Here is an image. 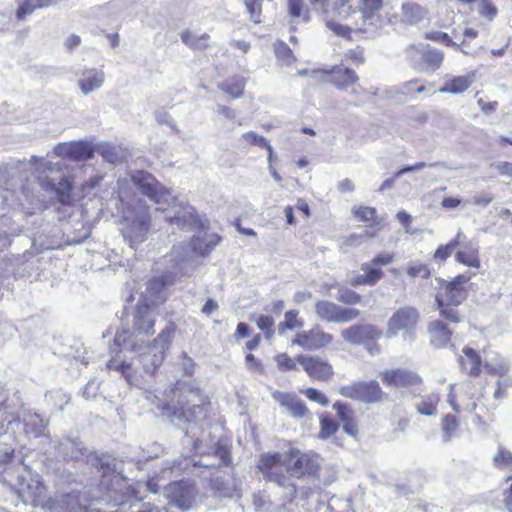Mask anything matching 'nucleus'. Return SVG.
Returning a JSON list of instances; mask_svg holds the SVG:
<instances>
[{
  "label": "nucleus",
  "instance_id": "nucleus-1",
  "mask_svg": "<svg viewBox=\"0 0 512 512\" xmlns=\"http://www.w3.org/2000/svg\"><path fill=\"white\" fill-rule=\"evenodd\" d=\"M132 186L156 205V210L165 213V220L181 229H191L198 223L195 209L178 200L170 189L160 183L152 174L137 171L130 178L117 181V195L121 203L118 212L122 215L121 233L130 247L144 242L150 231V208L142 200L134 199Z\"/></svg>",
  "mask_w": 512,
  "mask_h": 512
},
{
  "label": "nucleus",
  "instance_id": "nucleus-2",
  "mask_svg": "<svg viewBox=\"0 0 512 512\" xmlns=\"http://www.w3.org/2000/svg\"><path fill=\"white\" fill-rule=\"evenodd\" d=\"M156 307L148 303H138L132 313V330H123L115 336L114 343L123 350L138 351L146 339L154 334V324L157 318Z\"/></svg>",
  "mask_w": 512,
  "mask_h": 512
},
{
  "label": "nucleus",
  "instance_id": "nucleus-3",
  "mask_svg": "<svg viewBox=\"0 0 512 512\" xmlns=\"http://www.w3.org/2000/svg\"><path fill=\"white\" fill-rule=\"evenodd\" d=\"M2 481L15 490L24 503L34 507H39L44 503L46 487L42 478L26 466L5 468Z\"/></svg>",
  "mask_w": 512,
  "mask_h": 512
},
{
  "label": "nucleus",
  "instance_id": "nucleus-4",
  "mask_svg": "<svg viewBox=\"0 0 512 512\" xmlns=\"http://www.w3.org/2000/svg\"><path fill=\"white\" fill-rule=\"evenodd\" d=\"M470 279V275L461 274L450 282H439L435 299L441 316L451 322H459V313L455 307L466 299V284Z\"/></svg>",
  "mask_w": 512,
  "mask_h": 512
},
{
  "label": "nucleus",
  "instance_id": "nucleus-5",
  "mask_svg": "<svg viewBox=\"0 0 512 512\" xmlns=\"http://www.w3.org/2000/svg\"><path fill=\"white\" fill-rule=\"evenodd\" d=\"M288 463L287 452H266L260 455L257 468L264 479L285 488L289 495H294L296 489L288 476Z\"/></svg>",
  "mask_w": 512,
  "mask_h": 512
},
{
  "label": "nucleus",
  "instance_id": "nucleus-6",
  "mask_svg": "<svg viewBox=\"0 0 512 512\" xmlns=\"http://www.w3.org/2000/svg\"><path fill=\"white\" fill-rule=\"evenodd\" d=\"M175 328L172 324L166 326L149 345L143 344L141 349L134 351L147 374L153 375L162 365L165 352L169 349L174 337Z\"/></svg>",
  "mask_w": 512,
  "mask_h": 512
},
{
  "label": "nucleus",
  "instance_id": "nucleus-7",
  "mask_svg": "<svg viewBox=\"0 0 512 512\" xmlns=\"http://www.w3.org/2000/svg\"><path fill=\"white\" fill-rule=\"evenodd\" d=\"M30 161L35 165V172L38 174L37 178L40 186L47 191H55L60 196L62 202L68 201L72 189L71 182L67 178H61L56 183L54 179L46 175V173L60 172L62 165L44 159H40L38 162L36 156H32Z\"/></svg>",
  "mask_w": 512,
  "mask_h": 512
},
{
  "label": "nucleus",
  "instance_id": "nucleus-8",
  "mask_svg": "<svg viewBox=\"0 0 512 512\" xmlns=\"http://www.w3.org/2000/svg\"><path fill=\"white\" fill-rule=\"evenodd\" d=\"M482 396L483 388H478L475 383L467 380L459 385H450L447 402L456 413L473 412L477 407L476 401Z\"/></svg>",
  "mask_w": 512,
  "mask_h": 512
},
{
  "label": "nucleus",
  "instance_id": "nucleus-9",
  "mask_svg": "<svg viewBox=\"0 0 512 512\" xmlns=\"http://www.w3.org/2000/svg\"><path fill=\"white\" fill-rule=\"evenodd\" d=\"M288 471L290 475L302 478L305 476H317L322 465V458L314 451H301L290 448L287 451Z\"/></svg>",
  "mask_w": 512,
  "mask_h": 512
},
{
  "label": "nucleus",
  "instance_id": "nucleus-10",
  "mask_svg": "<svg viewBox=\"0 0 512 512\" xmlns=\"http://www.w3.org/2000/svg\"><path fill=\"white\" fill-rule=\"evenodd\" d=\"M420 314L418 310L411 306H404L397 309L387 321V337H395L399 332H403L405 339H412L414 331L419 323Z\"/></svg>",
  "mask_w": 512,
  "mask_h": 512
},
{
  "label": "nucleus",
  "instance_id": "nucleus-11",
  "mask_svg": "<svg viewBox=\"0 0 512 512\" xmlns=\"http://www.w3.org/2000/svg\"><path fill=\"white\" fill-rule=\"evenodd\" d=\"M406 58L421 71H435L442 65L443 53L429 45H410L405 50Z\"/></svg>",
  "mask_w": 512,
  "mask_h": 512
},
{
  "label": "nucleus",
  "instance_id": "nucleus-12",
  "mask_svg": "<svg viewBox=\"0 0 512 512\" xmlns=\"http://www.w3.org/2000/svg\"><path fill=\"white\" fill-rule=\"evenodd\" d=\"M381 336V331L374 325H352L341 330V337L352 345L365 344L370 354L378 353L375 343H370Z\"/></svg>",
  "mask_w": 512,
  "mask_h": 512
},
{
  "label": "nucleus",
  "instance_id": "nucleus-13",
  "mask_svg": "<svg viewBox=\"0 0 512 512\" xmlns=\"http://www.w3.org/2000/svg\"><path fill=\"white\" fill-rule=\"evenodd\" d=\"M315 313L320 320L329 323H347L360 316L356 308H345L326 300L316 302Z\"/></svg>",
  "mask_w": 512,
  "mask_h": 512
},
{
  "label": "nucleus",
  "instance_id": "nucleus-14",
  "mask_svg": "<svg viewBox=\"0 0 512 512\" xmlns=\"http://www.w3.org/2000/svg\"><path fill=\"white\" fill-rule=\"evenodd\" d=\"M165 494L170 505L181 510H189L194 501L195 487L187 481L173 482L165 486Z\"/></svg>",
  "mask_w": 512,
  "mask_h": 512
},
{
  "label": "nucleus",
  "instance_id": "nucleus-15",
  "mask_svg": "<svg viewBox=\"0 0 512 512\" xmlns=\"http://www.w3.org/2000/svg\"><path fill=\"white\" fill-rule=\"evenodd\" d=\"M333 341V336L325 332L320 326H314L310 330L296 334L292 345H298L304 350L314 351L328 346Z\"/></svg>",
  "mask_w": 512,
  "mask_h": 512
},
{
  "label": "nucleus",
  "instance_id": "nucleus-16",
  "mask_svg": "<svg viewBox=\"0 0 512 512\" xmlns=\"http://www.w3.org/2000/svg\"><path fill=\"white\" fill-rule=\"evenodd\" d=\"M339 393L347 398L358 399L370 403L380 399L381 388L376 381L356 382L342 386Z\"/></svg>",
  "mask_w": 512,
  "mask_h": 512
},
{
  "label": "nucleus",
  "instance_id": "nucleus-17",
  "mask_svg": "<svg viewBox=\"0 0 512 512\" xmlns=\"http://www.w3.org/2000/svg\"><path fill=\"white\" fill-rule=\"evenodd\" d=\"M297 361L314 380L328 381L334 374L332 365L319 356L299 355Z\"/></svg>",
  "mask_w": 512,
  "mask_h": 512
},
{
  "label": "nucleus",
  "instance_id": "nucleus-18",
  "mask_svg": "<svg viewBox=\"0 0 512 512\" xmlns=\"http://www.w3.org/2000/svg\"><path fill=\"white\" fill-rule=\"evenodd\" d=\"M53 153L58 157L73 161H85L93 157L94 149L88 142L76 141L57 144L53 149Z\"/></svg>",
  "mask_w": 512,
  "mask_h": 512
},
{
  "label": "nucleus",
  "instance_id": "nucleus-19",
  "mask_svg": "<svg viewBox=\"0 0 512 512\" xmlns=\"http://www.w3.org/2000/svg\"><path fill=\"white\" fill-rule=\"evenodd\" d=\"M77 86L83 95H89L100 89L105 82V73L102 69L83 67L75 72Z\"/></svg>",
  "mask_w": 512,
  "mask_h": 512
},
{
  "label": "nucleus",
  "instance_id": "nucleus-20",
  "mask_svg": "<svg viewBox=\"0 0 512 512\" xmlns=\"http://www.w3.org/2000/svg\"><path fill=\"white\" fill-rule=\"evenodd\" d=\"M173 283L170 275L153 278L145 284V290L140 293V303H148L157 307L165 300L164 287Z\"/></svg>",
  "mask_w": 512,
  "mask_h": 512
},
{
  "label": "nucleus",
  "instance_id": "nucleus-21",
  "mask_svg": "<svg viewBox=\"0 0 512 512\" xmlns=\"http://www.w3.org/2000/svg\"><path fill=\"white\" fill-rule=\"evenodd\" d=\"M272 397L281 407L285 408L292 417L302 418L308 412L305 403L294 394L275 391Z\"/></svg>",
  "mask_w": 512,
  "mask_h": 512
},
{
  "label": "nucleus",
  "instance_id": "nucleus-22",
  "mask_svg": "<svg viewBox=\"0 0 512 512\" xmlns=\"http://www.w3.org/2000/svg\"><path fill=\"white\" fill-rule=\"evenodd\" d=\"M383 382L393 387H408L420 383V377L408 370H390L383 374Z\"/></svg>",
  "mask_w": 512,
  "mask_h": 512
},
{
  "label": "nucleus",
  "instance_id": "nucleus-23",
  "mask_svg": "<svg viewBox=\"0 0 512 512\" xmlns=\"http://www.w3.org/2000/svg\"><path fill=\"white\" fill-rule=\"evenodd\" d=\"M456 261L472 268H479L480 259L478 243L474 240L464 243L456 253Z\"/></svg>",
  "mask_w": 512,
  "mask_h": 512
},
{
  "label": "nucleus",
  "instance_id": "nucleus-24",
  "mask_svg": "<svg viewBox=\"0 0 512 512\" xmlns=\"http://www.w3.org/2000/svg\"><path fill=\"white\" fill-rule=\"evenodd\" d=\"M476 73L474 71L446 80L443 87L438 91L440 93L460 94L466 91L474 82Z\"/></svg>",
  "mask_w": 512,
  "mask_h": 512
},
{
  "label": "nucleus",
  "instance_id": "nucleus-25",
  "mask_svg": "<svg viewBox=\"0 0 512 512\" xmlns=\"http://www.w3.org/2000/svg\"><path fill=\"white\" fill-rule=\"evenodd\" d=\"M460 366L463 371L471 376L479 375L481 371V357L477 354V352L470 348H463V356L459 359Z\"/></svg>",
  "mask_w": 512,
  "mask_h": 512
},
{
  "label": "nucleus",
  "instance_id": "nucleus-26",
  "mask_svg": "<svg viewBox=\"0 0 512 512\" xmlns=\"http://www.w3.org/2000/svg\"><path fill=\"white\" fill-rule=\"evenodd\" d=\"M219 240L220 238L214 233L201 232L192 239V249L200 255H207L218 244Z\"/></svg>",
  "mask_w": 512,
  "mask_h": 512
},
{
  "label": "nucleus",
  "instance_id": "nucleus-27",
  "mask_svg": "<svg viewBox=\"0 0 512 512\" xmlns=\"http://www.w3.org/2000/svg\"><path fill=\"white\" fill-rule=\"evenodd\" d=\"M333 409L342 421L344 431L351 436H355L357 433V424L355 422L354 412L347 405L340 402L334 403Z\"/></svg>",
  "mask_w": 512,
  "mask_h": 512
},
{
  "label": "nucleus",
  "instance_id": "nucleus-28",
  "mask_svg": "<svg viewBox=\"0 0 512 512\" xmlns=\"http://www.w3.org/2000/svg\"><path fill=\"white\" fill-rule=\"evenodd\" d=\"M428 331L431 343L436 347H444L451 338V332L441 321H433L429 324Z\"/></svg>",
  "mask_w": 512,
  "mask_h": 512
},
{
  "label": "nucleus",
  "instance_id": "nucleus-29",
  "mask_svg": "<svg viewBox=\"0 0 512 512\" xmlns=\"http://www.w3.org/2000/svg\"><path fill=\"white\" fill-rule=\"evenodd\" d=\"M426 15V11L419 4L406 2L401 7V21L406 24H417Z\"/></svg>",
  "mask_w": 512,
  "mask_h": 512
},
{
  "label": "nucleus",
  "instance_id": "nucleus-30",
  "mask_svg": "<svg viewBox=\"0 0 512 512\" xmlns=\"http://www.w3.org/2000/svg\"><path fill=\"white\" fill-rule=\"evenodd\" d=\"M332 82L339 89L346 90L358 80L355 72L349 68H334L331 71Z\"/></svg>",
  "mask_w": 512,
  "mask_h": 512
},
{
  "label": "nucleus",
  "instance_id": "nucleus-31",
  "mask_svg": "<svg viewBox=\"0 0 512 512\" xmlns=\"http://www.w3.org/2000/svg\"><path fill=\"white\" fill-rule=\"evenodd\" d=\"M135 4V0H111L102 7V16L116 18Z\"/></svg>",
  "mask_w": 512,
  "mask_h": 512
},
{
  "label": "nucleus",
  "instance_id": "nucleus-32",
  "mask_svg": "<svg viewBox=\"0 0 512 512\" xmlns=\"http://www.w3.org/2000/svg\"><path fill=\"white\" fill-rule=\"evenodd\" d=\"M57 449L65 460H78L84 455L81 443L71 439L61 441Z\"/></svg>",
  "mask_w": 512,
  "mask_h": 512
},
{
  "label": "nucleus",
  "instance_id": "nucleus-33",
  "mask_svg": "<svg viewBox=\"0 0 512 512\" xmlns=\"http://www.w3.org/2000/svg\"><path fill=\"white\" fill-rule=\"evenodd\" d=\"M19 7L16 17L19 20L24 19L36 9L46 8L54 4L53 0H18Z\"/></svg>",
  "mask_w": 512,
  "mask_h": 512
},
{
  "label": "nucleus",
  "instance_id": "nucleus-34",
  "mask_svg": "<svg viewBox=\"0 0 512 512\" xmlns=\"http://www.w3.org/2000/svg\"><path fill=\"white\" fill-rule=\"evenodd\" d=\"M485 368L491 374L503 376L508 373L510 364L505 358L494 353L492 356H486Z\"/></svg>",
  "mask_w": 512,
  "mask_h": 512
},
{
  "label": "nucleus",
  "instance_id": "nucleus-35",
  "mask_svg": "<svg viewBox=\"0 0 512 512\" xmlns=\"http://www.w3.org/2000/svg\"><path fill=\"white\" fill-rule=\"evenodd\" d=\"M440 401V395L438 393H431L423 397L417 404V411L425 416L435 415L437 412V405Z\"/></svg>",
  "mask_w": 512,
  "mask_h": 512
},
{
  "label": "nucleus",
  "instance_id": "nucleus-36",
  "mask_svg": "<svg viewBox=\"0 0 512 512\" xmlns=\"http://www.w3.org/2000/svg\"><path fill=\"white\" fill-rule=\"evenodd\" d=\"M381 227L378 223L365 228L361 233H353L345 238V245L347 246H358L362 244L366 239L375 237L380 231Z\"/></svg>",
  "mask_w": 512,
  "mask_h": 512
},
{
  "label": "nucleus",
  "instance_id": "nucleus-37",
  "mask_svg": "<svg viewBox=\"0 0 512 512\" xmlns=\"http://www.w3.org/2000/svg\"><path fill=\"white\" fill-rule=\"evenodd\" d=\"M25 433L28 436L38 437L43 434L45 424L38 414H29L24 418Z\"/></svg>",
  "mask_w": 512,
  "mask_h": 512
},
{
  "label": "nucleus",
  "instance_id": "nucleus-38",
  "mask_svg": "<svg viewBox=\"0 0 512 512\" xmlns=\"http://www.w3.org/2000/svg\"><path fill=\"white\" fill-rule=\"evenodd\" d=\"M458 425L459 423L455 416L446 415L443 417L441 423V432L442 438L445 442H449L457 435Z\"/></svg>",
  "mask_w": 512,
  "mask_h": 512
},
{
  "label": "nucleus",
  "instance_id": "nucleus-39",
  "mask_svg": "<svg viewBox=\"0 0 512 512\" xmlns=\"http://www.w3.org/2000/svg\"><path fill=\"white\" fill-rule=\"evenodd\" d=\"M245 84L243 77H234L221 84L220 88L233 98H239L243 94Z\"/></svg>",
  "mask_w": 512,
  "mask_h": 512
},
{
  "label": "nucleus",
  "instance_id": "nucleus-40",
  "mask_svg": "<svg viewBox=\"0 0 512 512\" xmlns=\"http://www.w3.org/2000/svg\"><path fill=\"white\" fill-rule=\"evenodd\" d=\"M181 39L189 47L202 50L208 46L209 35L206 33L196 35L191 32H184L181 35Z\"/></svg>",
  "mask_w": 512,
  "mask_h": 512
},
{
  "label": "nucleus",
  "instance_id": "nucleus-41",
  "mask_svg": "<svg viewBox=\"0 0 512 512\" xmlns=\"http://www.w3.org/2000/svg\"><path fill=\"white\" fill-rule=\"evenodd\" d=\"M358 6L365 21L373 20L382 8V0H359Z\"/></svg>",
  "mask_w": 512,
  "mask_h": 512
},
{
  "label": "nucleus",
  "instance_id": "nucleus-42",
  "mask_svg": "<svg viewBox=\"0 0 512 512\" xmlns=\"http://www.w3.org/2000/svg\"><path fill=\"white\" fill-rule=\"evenodd\" d=\"M462 235V232L458 231L456 237L448 244L440 245L434 253V258L440 261L446 260L452 254L454 249L461 244Z\"/></svg>",
  "mask_w": 512,
  "mask_h": 512
},
{
  "label": "nucleus",
  "instance_id": "nucleus-43",
  "mask_svg": "<svg viewBox=\"0 0 512 512\" xmlns=\"http://www.w3.org/2000/svg\"><path fill=\"white\" fill-rule=\"evenodd\" d=\"M361 270L366 278L367 285H375L383 276V272L377 266L371 263H365Z\"/></svg>",
  "mask_w": 512,
  "mask_h": 512
},
{
  "label": "nucleus",
  "instance_id": "nucleus-44",
  "mask_svg": "<svg viewBox=\"0 0 512 512\" xmlns=\"http://www.w3.org/2000/svg\"><path fill=\"white\" fill-rule=\"evenodd\" d=\"M425 38L430 41L439 42L447 46L453 47L456 50H460V45L454 42L447 33L440 31L428 32L425 34ZM461 51L467 54V52H465L464 50L461 49Z\"/></svg>",
  "mask_w": 512,
  "mask_h": 512
},
{
  "label": "nucleus",
  "instance_id": "nucleus-45",
  "mask_svg": "<svg viewBox=\"0 0 512 512\" xmlns=\"http://www.w3.org/2000/svg\"><path fill=\"white\" fill-rule=\"evenodd\" d=\"M406 273L410 277H421L424 279L430 276V270L428 266L417 261L408 263Z\"/></svg>",
  "mask_w": 512,
  "mask_h": 512
},
{
  "label": "nucleus",
  "instance_id": "nucleus-46",
  "mask_svg": "<svg viewBox=\"0 0 512 512\" xmlns=\"http://www.w3.org/2000/svg\"><path fill=\"white\" fill-rule=\"evenodd\" d=\"M297 311L290 310L285 313V320L279 324V333H282L284 329H295L301 328L303 322L297 319Z\"/></svg>",
  "mask_w": 512,
  "mask_h": 512
},
{
  "label": "nucleus",
  "instance_id": "nucleus-47",
  "mask_svg": "<svg viewBox=\"0 0 512 512\" xmlns=\"http://www.w3.org/2000/svg\"><path fill=\"white\" fill-rule=\"evenodd\" d=\"M493 460L497 468H512V453L504 448H499Z\"/></svg>",
  "mask_w": 512,
  "mask_h": 512
},
{
  "label": "nucleus",
  "instance_id": "nucleus-48",
  "mask_svg": "<svg viewBox=\"0 0 512 512\" xmlns=\"http://www.w3.org/2000/svg\"><path fill=\"white\" fill-rule=\"evenodd\" d=\"M478 13L481 17L493 20L497 15V7L492 0H479Z\"/></svg>",
  "mask_w": 512,
  "mask_h": 512
},
{
  "label": "nucleus",
  "instance_id": "nucleus-49",
  "mask_svg": "<svg viewBox=\"0 0 512 512\" xmlns=\"http://www.w3.org/2000/svg\"><path fill=\"white\" fill-rule=\"evenodd\" d=\"M277 367L281 371H291L297 368V359L289 357L286 353H280L274 357Z\"/></svg>",
  "mask_w": 512,
  "mask_h": 512
},
{
  "label": "nucleus",
  "instance_id": "nucleus-50",
  "mask_svg": "<svg viewBox=\"0 0 512 512\" xmlns=\"http://www.w3.org/2000/svg\"><path fill=\"white\" fill-rule=\"evenodd\" d=\"M337 300L348 305L360 303L361 296L353 290L347 288H340L337 295Z\"/></svg>",
  "mask_w": 512,
  "mask_h": 512
},
{
  "label": "nucleus",
  "instance_id": "nucleus-51",
  "mask_svg": "<svg viewBox=\"0 0 512 512\" xmlns=\"http://www.w3.org/2000/svg\"><path fill=\"white\" fill-rule=\"evenodd\" d=\"M257 327L264 332L266 338L274 335V319L268 315H261L256 321Z\"/></svg>",
  "mask_w": 512,
  "mask_h": 512
},
{
  "label": "nucleus",
  "instance_id": "nucleus-52",
  "mask_svg": "<svg viewBox=\"0 0 512 512\" xmlns=\"http://www.w3.org/2000/svg\"><path fill=\"white\" fill-rule=\"evenodd\" d=\"M321 429L319 432V437L322 439H326L332 434H334L337 430L336 423L330 419L328 416H322L320 419Z\"/></svg>",
  "mask_w": 512,
  "mask_h": 512
},
{
  "label": "nucleus",
  "instance_id": "nucleus-53",
  "mask_svg": "<svg viewBox=\"0 0 512 512\" xmlns=\"http://www.w3.org/2000/svg\"><path fill=\"white\" fill-rule=\"evenodd\" d=\"M304 395L311 401L317 402L322 406H328L329 400L321 391L315 388H308L304 392Z\"/></svg>",
  "mask_w": 512,
  "mask_h": 512
},
{
  "label": "nucleus",
  "instance_id": "nucleus-54",
  "mask_svg": "<svg viewBox=\"0 0 512 512\" xmlns=\"http://www.w3.org/2000/svg\"><path fill=\"white\" fill-rule=\"evenodd\" d=\"M241 141H243L246 144L255 145L259 147H264L268 143L266 138L258 135L255 132L244 133L241 136Z\"/></svg>",
  "mask_w": 512,
  "mask_h": 512
},
{
  "label": "nucleus",
  "instance_id": "nucleus-55",
  "mask_svg": "<svg viewBox=\"0 0 512 512\" xmlns=\"http://www.w3.org/2000/svg\"><path fill=\"white\" fill-rule=\"evenodd\" d=\"M275 53L284 64H290L293 59L292 51L285 43H279L275 48Z\"/></svg>",
  "mask_w": 512,
  "mask_h": 512
},
{
  "label": "nucleus",
  "instance_id": "nucleus-56",
  "mask_svg": "<svg viewBox=\"0 0 512 512\" xmlns=\"http://www.w3.org/2000/svg\"><path fill=\"white\" fill-rule=\"evenodd\" d=\"M99 152L103 158L109 163H116L119 159L118 153L115 148L109 144H103L99 146Z\"/></svg>",
  "mask_w": 512,
  "mask_h": 512
},
{
  "label": "nucleus",
  "instance_id": "nucleus-57",
  "mask_svg": "<svg viewBox=\"0 0 512 512\" xmlns=\"http://www.w3.org/2000/svg\"><path fill=\"white\" fill-rule=\"evenodd\" d=\"M245 5L247 7L248 12L250 13L251 20L255 23H260L261 7L259 0H245Z\"/></svg>",
  "mask_w": 512,
  "mask_h": 512
},
{
  "label": "nucleus",
  "instance_id": "nucleus-58",
  "mask_svg": "<svg viewBox=\"0 0 512 512\" xmlns=\"http://www.w3.org/2000/svg\"><path fill=\"white\" fill-rule=\"evenodd\" d=\"M344 60L346 62H351L352 64L355 65H360L361 63H363L364 60L363 50L357 47L355 49L347 51L344 55Z\"/></svg>",
  "mask_w": 512,
  "mask_h": 512
},
{
  "label": "nucleus",
  "instance_id": "nucleus-59",
  "mask_svg": "<svg viewBox=\"0 0 512 512\" xmlns=\"http://www.w3.org/2000/svg\"><path fill=\"white\" fill-rule=\"evenodd\" d=\"M356 217L363 221H369L375 218L376 210L372 207L361 206L353 210Z\"/></svg>",
  "mask_w": 512,
  "mask_h": 512
},
{
  "label": "nucleus",
  "instance_id": "nucleus-60",
  "mask_svg": "<svg viewBox=\"0 0 512 512\" xmlns=\"http://www.w3.org/2000/svg\"><path fill=\"white\" fill-rule=\"evenodd\" d=\"M511 479V476L507 478V487L503 489V504L507 512H512V483H510Z\"/></svg>",
  "mask_w": 512,
  "mask_h": 512
},
{
  "label": "nucleus",
  "instance_id": "nucleus-61",
  "mask_svg": "<svg viewBox=\"0 0 512 512\" xmlns=\"http://www.w3.org/2000/svg\"><path fill=\"white\" fill-rule=\"evenodd\" d=\"M327 27L332 32H334L337 36H341V37H347V36H349V34L351 32V29L348 26L339 24L335 21H328Z\"/></svg>",
  "mask_w": 512,
  "mask_h": 512
},
{
  "label": "nucleus",
  "instance_id": "nucleus-62",
  "mask_svg": "<svg viewBox=\"0 0 512 512\" xmlns=\"http://www.w3.org/2000/svg\"><path fill=\"white\" fill-rule=\"evenodd\" d=\"M245 365L247 369L251 371H262V364L259 360L255 358V356L251 353L247 354L245 357Z\"/></svg>",
  "mask_w": 512,
  "mask_h": 512
},
{
  "label": "nucleus",
  "instance_id": "nucleus-63",
  "mask_svg": "<svg viewBox=\"0 0 512 512\" xmlns=\"http://www.w3.org/2000/svg\"><path fill=\"white\" fill-rule=\"evenodd\" d=\"M108 367L110 369H115V370L121 371L125 375V377L129 380L130 375L127 372L128 369L130 368L129 363H126L125 361L118 363L117 360L113 359V360L109 361Z\"/></svg>",
  "mask_w": 512,
  "mask_h": 512
},
{
  "label": "nucleus",
  "instance_id": "nucleus-64",
  "mask_svg": "<svg viewBox=\"0 0 512 512\" xmlns=\"http://www.w3.org/2000/svg\"><path fill=\"white\" fill-rule=\"evenodd\" d=\"M288 10L292 17L302 15V0H288Z\"/></svg>",
  "mask_w": 512,
  "mask_h": 512
}]
</instances>
